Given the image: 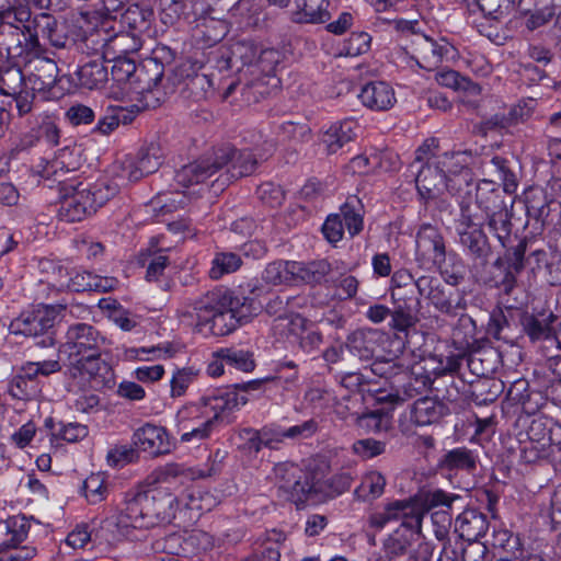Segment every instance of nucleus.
Instances as JSON below:
<instances>
[{"instance_id":"f257e3e1","label":"nucleus","mask_w":561,"mask_h":561,"mask_svg":"<svg viewBox=\"0 0 561 561\" xmlns=\"http://www.w3.org/2000/svg\"><path fill=\"white\" fill-rule=\"evenodd\" d=\"M105 339L91 324L77 322L68 327L59 354L68 362V388L79 391L87 387L105 388L113 383L110 365L101 358Z\"/></svg>"},{"instance_id":"f03ea898","label":"nucleus","mask_w":561,"mask_h":561,"mask_svg":"<svg viewBox=\"0 0 561 561\" xmlns=\"http://www.w3.org/2000/svg\"><path fill=\"white\" fill-rule=\"evenodd\" d=\"M248 402L236 389H216L196 401L187 402L175 413V431L180 443L198 445L210 438L218 421Z\"/></svg>"},{"instance_id":"7ed1b4c3","label":"nucleus","mask_w":561,"mask_h":561,"mask_svg":"<svg viewBox=\"0 0 561 561\" xmlns=\"http://www.w3.org/2000/svg\"><path fill=\"white\" fill-rule=\"evenodd\" d=\"M259 151L257 146L252 149L239 150L226 145L216 149L211 154L184 165L175 173L174 179L178 184L188 187L204 183L219 173L214 184L216 183L222 190L231 182L242 176H249L255 171L259 158H264V154Z\"/></svg>"},{"instance_id":"20e7f679","label":"nucleus","mask_w":561,"mask_h":561,"mask_svg":"<svg viewBox=\"0 0 561 561\" xmlns=\"http://www.w3.org/2000/svg\"><path fill=\"white\" fill-rule=\"evenodd\" d=\"M199 332L225 336L248 322L257 311L254 301L244 296H234L224 288H215L194 299L191 304Z\"/></svg>"},{"instance_id":"39448f33","label":"nucleus","mask_w":561,"mask_h":561,"mask_svg":"<svg viewBox=\"0 0 561 561\" xmlns=\"http://www.w3.org/2000/svg\"><path fill=\"white\" fill-rule=\"evenodd\" d=\"M147 490H130L123 507L116 508L102 523V537L108 545L129 538L136 529L151 528Z\"/></svg>"},{"instance_id":"423d86ee","label":"nucleus","mask_w":561,"mask_h":561,"mask_svg":"<svg viewBox=\"0 0 561 561\" xmlns=\"http://www.w3.org/2000/svg\"><path fill=\"white\" fill-rule=\"evenodd\" d=\"M66 190L67 193L59 202L58 217L67 222L82 220L117 194V185L105 181L94 184L79 183Z\"/></svg>"},{"instance_id":"0eeeda50","label":"nucleus","mask_w":561,"mask_h":561,"mask_svg":"<svg viewBox=\"0 0 561 561\" xmlns=\"http://www.w3.org/2000/svg\"><path fill=\"white\" fill-rule=\"evenodd\" d=\"M162 164L159 148L151 146L138 153L137 157L126 156L116 161L112 168V185H117V193L121 187L139 181L141 178L156 172Z\"/></svg>"},{"instance_id":"6e6552de","label":"nucleus","mask_w":561,"mask_h":561,"mask_svg":"<svg viewBox=\"0 0 561 561\" xmlns=\"http://www.w3.org/2000/svg\"><path fill=\"white\" fill-rule=\"evenodd\" d=\"M273 471L274 482L280 497L295 503L297 506L308 501L312 485L308 476L299 466L291 462H280L275 465Z\"/></svg>"},{"instance_id":"1a4fd4ad","label":"nucleus","mask_w":561,"mask_h":561,"mask_svg":"<svg viewBox=\"0 0 561 561\" xmlns=\"http://www.w3.org/2000/svg\"><path fill=\"white\" fill-rule=\"evenodd\" d=\"M402 50V55L411 56L421 68L433 70L451 53L453 46L444 38L435 39L422 33H413Z\"/></svg>"},{"instance_id":"9d476101","label":"nucleus","mask_w":561,"mask_h":561,"mask_svg":"<svg viewBox=\"0 0 561 561\" xmlns=\"http://www.w3.org/2000/svg\"><path fill=\"white\" fill-rule=\"evenodd\" d=\"M423 518H410L400 525L382 540V552L389 561H401L410 556L412 548L420 540Z\"/></svg>"},{"instance_id":"9b49d317","label":"nucleus","mask_w":561,"mask_h":561,"mask_svg":"<svg viewBox=\"0 0 561 561\" xmlns=\"http://www.w3.org/2000/svg\"><path fill=\"white\" fill-rule=\"evenodd\" d=\"M460 217L457 221V232L461 244L477 256H486L489 252L488 241L482 231V221L472 213L470 205L460 204Z\"/></svg>"},{"instance_id":"f8f14e48","label":"nucleus","mask_w":561,"mask_h":561,"mask_svg":"<svg viewBox=\"0 0 561 561\" xmlns=\"http://www.w3.org/2000/svg\"><path fill=\"white\" fill-rule=\"evenodd\" d=\"M469 157L465 152H445L437 158L440 168L445 171L447 192L451 195L468 193L471 186L472 174L468 168Z\"/></svg>"},{"instance_id":"ddd939ff","label":"nucleus","mask_w":561,"mask_h":561,"mask_svg":"<svg viewBox=\"0 0 561 561\" xmlns=\"http://www.w3.org/2000/svg\"><path fill=\"white\" fill-rule=\"evenodd\" d=\"M133 445L151 457L167 455L174 447L168 430L152 423H146L134 432Z\"/></svg>"},{"instance_id":"4468645a","label":"nucleus","mask_w":561,"mask_h":561,"mask_svg":"<svg viewBox=\"0 0 561 561\" xmlns=\"http://www.w3.org/2000/svg\"><path fill=\"white\" fill-rule=\"evenodd\" d=\"M415 286L421 296L426 297L431 304L442 312L454 313L458 309H465L463 298L456 291H446L437 278L421 276L415 280Z\"/></svg>"},{"instance_id":"2eb2a0df","label":"nucleus","mask_w":561,"mask_h":561,"mask_svg":"<svg viewBox=\"0 0 561 561\" xmlns=\"http://www.w3.org/2000/svg\"><path fill=\"white\" fill-rule=\"evenodd\" d=\"M424 508L415 501H392L382 511L369 515L368 524L376 530L383 529L391 522H410V518H423Z\"/></svg>"},{"instance_id":"dca6fc26","label":"nucleus","mask_w":561,"mask_h":561,"mask_svg":"<svg viewBox=\"0 0 561 561\" xmlns=\"http://www.w3.org/2000/svg\"><path fill=\"white\" fill-rule=\"evenodd\" d=\"M371 371L374 375L390 380L392 382H400L401 380L409 378L407 383H403L404 394L408 398H412L417 394L422 389L427 387L430 381L428 378L422 377L421 379L414 378V383L411 377L408 376L407 368L399 359L396 358H381L376 359L371 364Z\"/></svg>"},{"instance_id":"f3484780","label":"nucleus","mask_w":561,"mask_h":561,"mask_svg":"<svg viewBox=\"0 0 561 561\" xmlns=\"http://www.w3.org/2000/svg\"><path fill=\"white\" fill-rule=\"evenodd\" d=\"M54 322V311L48 307H42L33 311L22 312L11 321L9 330L15 335L37 336L53 328Z\"/></svg>"},{"instance_id":"a211bd4d","label":"nucleus","mask_w":561,"mask_h":561,"mask_svg":"<svg viewBox=\"0 0 561 561\" xmlns=\"http://www.w3.org/2000/svg\"><path fill=\"white\" fill-rule=\"evenodd\" d=\"M416 255L420 260L440 265L445 262V243L437 228L432 225H423L416 233Z\"/></svg>"},{"instance_id":"6ab92c4d","label":"nucleus","mask_w":561,"mask_h":561,"mask_svg":"<svg viewBox=\"0 0 561 561\" xmlns=\"http://www.w3.org/2000/svg\"><path fill=\"white\" fill-rule=\"evenodd\" d=\"M446 176L437 159L434 163L421 165L415 178L421 197L425 201L434 199L447 191Z\"/></svg>"},{"instance_id":"aec40b11","label":"nucleus","mask_w":561,"mask_h":561,"mask_svg":"<svg viewBox=\"0 0 561 561\" xmlns=\"http://www.w3.org/2000/svg\"><path fill=\"white\" fill-rule=\"evenodd\" d=\"M358 98L363 105L373 111H387L397 101L392 87L383 81H374L365 84Z\"/></svg>"},{"instance_id":"412c9836","label":"nucleus","mask_w":561,"mask_h":561,"mask_svg":"<svg viewBox=\"0 0 561 561\" xmlns=\"http://www.w3.org/2000/svg\"><path fill=\"white\" fill-rule=\"evenodd\" d=\"M149 512L151 527L160 523H170L175 518L179 510V500L170 493L162 490L148 491Z\"/></svg>"},{"instance_id":"4be33fe9","label":"nucleus","mask_w":561,"mask_h":561,"mask_svg":"<svg viewBox=\"0 0 561 561\" xmlns=\"http://www.w3.org/2000/svg\"><path fill=\"white\" fill-rule=\"evenodd\" d=\"M488 528L486 516L474 508L463 511L455 520V531L468 542L478 541V538L482 537Z\"/></svg>"},{"instance_id":"5701e85b","label":"nucleus","mask_w":561,"mask_h":561,"mask_svg":"<svg viewBox=\"0 0 561 561\" xmlns=\"http://www.w3.org/2000/svg\"><path fill=\"white\" fill-rule=\"evenodd\" d=\"M329 5V0H295L291 20L300 24L325 23L331 19Z\"/></svg>"},{"instance_id":"b1692460","label":"nucleus","mask_w":561,"mask_h":561,"mask_svg":"<svg viewBox=\"0 0 561 561\" xmlns=\"http://www.w3.org/2000/svg\"><path fill=\"white\" fill-rule=\"evenodd\" d=\"M446 412L447 408L442 401L424 397L411 405L409 419L417 426H427L439 421Z\"/></svg>"},{"instance_id":"393cba45","label":"nucleus","mask_w":561,"mask_h":561,"mask_svg":"<svg viewBox=\"0 0 561 561\" xmlns=\"http://www.w3.org/2000/svg\"><path fill=\"white\" fill-rule=\"evenodd\" d=\"M358 125L354 119H344L332 124L322 136V142L329 153H335L344 145L354 140Z\"/></svg>"},{"instance_id":"a878e982","label":"nucleus","mask_w":561,"mask_h":561,"mask_svg":"<svg viewBox=\"0 0 561 561\" xmlns=\"http://www.w3.org/2000/svg\"><path fill=\"white\" fill-rule=\"evenodd\" d=\"M438 466L442 470L449 472L471 473L477 468V455L466 447H457L448 450L439 460Z\"/></svg>"},{"instance_id":"bb28decb","label":"nucleus","mask_w":561,"mask_h":561,"mask_svg":"<svg viewBox=\"0 0 561 561\" xmlns=\"http://www.w3.org/2000/svg\"><path fill=\"white\" fill-rule=\"evenodd\" d=\"M142 46L140 36L135 33L122 32L103 45V57H127L128 54L138 51Z\"/></svg>"},{"instance_id":"cd10ccee","label":"nucleus","mask_w":561,"mask_h":561,"mask_svg":"<svg viewBox=\"0 0 561 561\" xmlns=\"http://www.w3.org/2000/svg\"><path fill=\"white\" fill-rule=\"evenodd\" d=\"M295 261H274L262 272V280L271 286L295 285Z\"/></svg>"},{"instance_id":"c85d7f7f","label":"nucleus","mask_w":561,"mask_h":561,"mask_svg":"<svg viewBox=\"0 0 561 561\" xmlns=\"http://www.w3.org/2000/svg\"><path fill=\"white\" fill-rule=\"evenodd\" d=\"M386 478L376 470L363 474L359 485L355 489V496L364 502H371L379 499L386 488Z\"/></svg>"},{"instance_id":"c756f323","label":"nucleus","mask_w":561,"mask_h":561,"mask_svg":"<svg viewBox=\"0 0 561 561\" xmlns=\"http://www.w3.org/2000/svg\"><path fill=\"white\" fill-rule=\"evenodd\" d=\"M308 320L298 313L290 312L286 317L274 319L272 324L273 333L280 339H288L294 343L298 335L306 332Z\"/></svg>"},{"instance_id":"7c9ffc66","label":"nucleus","mask_w":561,"mask_h":561,"mask_svg":"<svg viewBox=\"0 0 561 561\" xmlns=\"http://www.w3.org/2000/svg\"><path fill=\"white\" fill-rule=\"evenodd\" d=\"M295 285L320 283L331 271L329 262L324 260L310 263L295 261Z\"/></svg>"},{"instance_id":"2f4dec72","label":"nucleus","mask_w":561,"mask_h":561,"mask_svg":"<svg viewBox=\"0 0 561 561\" xmlns=\"http://www.w3.org/2000/svg\"><path fill=\"white\" fill-rule=\"evenodd\" d=\"M77 75L80 84L87 89L101 88L108 79L107 68L99 59L82 65Z\"/></svg>"},{"instance_id":"473e14b6","label":"nucleus","mask_w":561,"mask_h":561,"mask_svg":"<svg viewBox=\"0 0 561 561\" xmlns=\"http://www.w3.org/2000/svg\"><path fill=\"white\" fill-rule=\"evenodd\" d=\"M343 220V229H346L351 237L363 230L364 219L359 201L355 197L348 198L341 207L340 214Z\"/></svg>"},{"instance_id":"72a5a7b5","label":"nucleus","mask_w":561,"mask_h":561,"mask_svg":"<svg viewBox=\"0 0 561 561\" xmlns=\"http://www.w3.org/2000/svg\"><path fill=\"white\" fill-rule=\"evenodd\" d=\"M374 330L359 329L352 332L346 340V346L362 359H369L374 353Z\"/></svg>"},{"instance_id":"f704fd0d","label":"nucleus","mask_w":561,"mask_h":561,"mask_svg":"<svg viewBox=\"0 0 561 561\" xmlns=\"http://www.w3.org/2000/svg\"><path fill=\"white\" fill-rule=\"evenodd\" d=\"M476 205L484 213L485 217L496 214L506 207L499 191L490 188L489 183L486 182L484 185H479L477 187Z\"/></svg>"},{"instance_id":"c9c22d12","label":"nucleus","mask_w":561,"mask_h":561,"mask_svg":"<svg viewBox=\"0 0 561 561\" xmlns=\"http://www.w3.org/2000/svg\"><path fill=\"white\" fill-rule=\"evenodd\" d=\"M437 82L455 91H463L470 95H478L481 88L478 83L471 81L468 77L461 76L455 70L442 71L437 75Z\"/></svg>"},{"instance_id":"e433bc0d","label":"nucleus","mask_w":561,"mask_h":561,"mask_svg":"<svg viewBox=\"0 0 561 561\" xmlns=\"http://www.w3.org/2000/svg\"><path fill=\"white\" fill-rule=\"evenodd\" d=\"M82 494L90 504L104 501L108 493L107 479L101 473H91L82 483Z\"/></svg>"},{"instance_id":"4c0bfd02","label":"nucleus","mask_w":561,"mask_h":561,"mask_svg":"<svg viewBox=\"0 0 561 561\" xmlns=\"http://www.w3.org/2000/svg\"><path fill=\"white\" fill-rule=\"evenodd\" d=\"M553 431L561 432V426L551 419L539 415L533 419L527 434L530 442L540 444L545 442L548 443V446L552 447L556 444L551 437Z\"/></svg>"},{"instance_id":"58836bf2","label":"nucleus","mask_w":561,"mask_h":561,"mask_svg":"<svg viewBox=\"0 0 561 561\" xmlns=\"http://www.w3.org/2000/svg\"><path fill=\"white\" fill-rule=\"evenodd\" d=\"M217 355L229 365L241 371H252L255 367L252 353L236 347H225L217 351Z\"/></svg>"},{"instance_id":"ea45409f","label":"nucleus","mask_w":561,"mask_h":561,"mask_svg":"<svg viewBox=\"0 0 561 561\" xmlns=\"http://www.w3.org/2000/svg\"><path fill=\"white\" fill-rule=\"evenodd\" d=\"M242 264L241 257L232 252H219L213 259L209 276L219 279L226 274L236 272Z\"/></svg>"},{"instance_id":"a19ab883","label":"nucleus","mask_w":561,"mask_h":561,"mask_svg":"<svg viewBox=\"0 0 561 561\" xmlns=\"http://www.w3.org/2000/svg\"><path fill=\"white\" fill-rule=\"evenodd\" d=\"M112 61L111 76L112 80L119 85L130 83L136 75V64L128 57H104Z\"/></svg>"},{"instance_id":"79ce46f5","label":"nucleus","mask_w":561,"mask_h":561,"mask_svg":"<svg viewBox=\"0 0 561 561\" xmlns=\"http://www.w3.org/2000/svg\"><path fill=\"white\" fill-rule=\"evenodd\" d=\"M8 392L13 399L27 401L38 394L39 387L34 378L18 375L10 381Z\"/></svg>"},{"instance_id":"37998d69","label":"nucleus","mask_w":561,"mask_h":561,"mask_svg":"<svg viewBox=\"0 0 561 561\" xmlns=\"http://www.w3.org/2000/svg\"><path fill=\"white\" fill-rule=\"evenodd\" d=\"M554 316L550 313L547 317L538 318L535 316H526L523 320V327L526 334L533 340L547 339L551 334V322Z\"/></svg>"},{"instance_id":"c03bdc74","label":"nucleus","mask_w":561,"mask_h":561,"mask_svg":"<svg viewBox=\"0 0 561 561\" xmlns=\"http://www.w3.org/2000/svg\"><path fill=\"white\" fill-rule=\"evenodd\" d=\"M358 424L362 428L371 433L387 432L391 427V416L381 409L362 414L358 417Z\"/></svg>"},{"instance_id":"a18cd8bd","label":"nucleus","mask_w":561,"mask_h":561,"mask_svg":"<svg viewBox=\"0 0 561 561\" xmlns=\"http://www.w3.org/2000/svg\"><path fill=\"white\" fill-rule=\"evenodd\" d=\"M30 522L23 515L11 516L3 522V528L5 530L9 545L16 546L26 539L30 530Z\"/></svg>"},{"instance_id":"49530a36","label":"nucleus","mask_w":561,"mask_h":561,"mask_svg":"<svg viewBox=\"0 0 561 561\" xmlns=\"http://www.w3.org/2000/svg\"><path fill=\"white\" fill-rule=\"evenodd\" d=\"M23 73L18 67L0 68V93L13 96L22 87Z\"/></svg>"},{"instance_id":"de8ad7c7","label":"nucleus","mask_w":561,"mask_h":561,"mask_svg":"<svg viewBox=\"0 0 561 561\" xmlns=\"http://www.w3.org/2000/svg\"><path fill=\"white\" fill-rule=\"evenodd\" d=\"M486 219L490 230L504 245L505 240L510 237L512 229L511 216L507 208L505 207L496 214L489 215Z\"/></svg>"},{"instance_id":"09e8293b","label":"nucleus","mask_w":561,"mask_h":561,"mask_svg":"<svg viewBox=\"0 0 561 561\" xmlns=\"http://www.w3.org/2000/svg\"><path fill=\"white\" fill-rule=\"evenodd\" d=\"M67 389H69L67 387ZM100 388L87 387L79 391H71L77 398L72 402V407L76 411L81 413H95L100 411V398L98 394L90 390H99ZM70 392V390H68Z\"/></svg>"},{"instance_id":"8fccbe9b","label":"nucleus","mask_w":561,"mask_h":561,"mask_svg":"<svg viewBox=\"0 0 561 561\" xmlns=\"http://www.w3.org/2000/svg\"><path fill=\"white\" fill-rule=\"evenodd\" d=\"M391 322L390 327L399 332H405L416 323V317L411 308L405 304H398L392 311H390Z\"/></svg>"},{"instance_id":"3c124183","label":"nucleus","mask_w":561,"mask_h":561,"mask_svg":"<svg viewBox=\"0 0 561 561\" xmlns=\"http://www.w3.org/2000/svg\"><path fill=\"white\" fill-rule=\"evenodd\" d=\"M459 499V495L445 492L443 490H434L424 494L423 502L416 501L423 508L424 515L428 510L436 507H447L449 508L451 504Z\"/></svg>"},{"instance_id":"603ef678","label":"nucleus","mask_w":561,"mask_h":561,"mask_svg":"<svg viewBox=\"0 0 561 561\" xmlns=\"http://www.w3.org/2000/svg\"><path fill=\"white\" fill-rule=\"evenodd\" d=\"M196 375V370L192 367L175 370L170 381L171 397L175 398L183 396L190 385L194 381Z\"/></svg>"},{"instance_id":"864d4df0","label":"nucleus","mask_w":561,"mask_h":561,"mask_svg":"<svg viewBox=\"0 0 561 561\" xmlns=\"http://www.w3.org/2000/svg\"><path fill=\"white\" fill-rule=\"evenodd\" d=\"M493 546L503 549L508 557L518 556L525 552L520 547L519 537L508 530H499L494 533Z\"/></svg>"},{"instance_id":"5fc2aeb1","label":"nucleus","mask_w":561,"mask_h":561,"mask_svg":"<svg viewBox=\"0 0 561 561\" xmlns=\"http://www.w3.org/2000/svg\"><path fill=\"white\" fill-rule=\"evenodd\" d=\"M352 449L354 454L363 459H371L385 453L386 443L374 438H365L356 440Z\"/></svg>"},{"instance_id":"6e6d98bb","label":"nucleus","mask_w":561,"mask_h":561,"mask_svg":"<svg viewBox=\"0 0 561 561\" xmlns=\"http://www.w3.org/2000/svg\"><path fill=\"white\" fill-rule=\"evenodd\" d=\"M216 504V499L209 492L193 490L187 494L185 506L190 511L209 512Z\"/></svg>"},{"instance_id":"4d7b16f0","label":"nucleus","mask_w":561,"mask_h":561,"mask_svg":"<svg viewBox=\"0 0 561 561\" xmlns=\"http://www.w3.org/2000/svg\"><path fill=\"white\" fill-rule=\"evenodd\" d=\"M551 447L548 443L528 442L520 449V459L525 463H534L549 457Z\"/></svg>"},{"instance_id":"13d9d810","label":"nucleus","mask_w":561,"mask_h":561,"mask_svg":"<svg viewBox=\"0 0 561 561\" xmlns=\"http://www.w3.org/2000/svg\"><path fill=\"white\" fill-rule=\"evenodd\" d=\"M57 65L49 59H42L36 66V72H34L35 80L39 81V89L51 87L56 82Z\"/></svg>"},{"instance_id":"bf43d9fd","label":"nucleus","mask_w":561,"mask_h":561,"mask_svg":"<svg viewBox=\"0 0 561 561\" xmlns=\"http://www.w3.org/2000/svg\"><path fill=\"white\" fill-rule=\"evenodd\" d=\"M36 554L33 547L16 548L9 542L0 543V561H27Z\"/></svg>"},{"instance_id":"052dcab7","label":"nucleus","mask_w":561,"mask_h":561,"mask_svg":"<svg viewBox=\"0 0 561 561\" xmlns=\"http://www.w3.org/2000/svg\"><path fill=\"white\" fill-rule=\"evenodd\" d=\"M304 399L311 408L324 410L332 405L334 397L327 389L312 387L306 391Z\"/></svg>"},{"instance_id":"680f3d73","label":"nucleus","mask_w":561,"mask_h":561,"mask_svg":"<svg viewBox=\"0 0 561 561\" xmlns=\"http://www.w3.org/2000/svg\"><path fill=\"white\" fill-rule=\"evenodd\" d=\"M537 102L535 99H524L511 107L507 122L518 124L527 121L534 113Z\"/></svg>"},{"instance_id":"e2e57ef3","label":"nucleus","mask_w":561,"mask_h":561,"mask_svg":"<svg viewBox=\"0 0 561 561\" xmlns=\"http://www.w3.org/2000/svg\"><path fill=\"white\" fill-rule=\"evenodd\" d=\"M89 430L81 423H61L56 436L68 443H76L88 436Z\"/></svg>"},{"instance_id":"0e129e2a","label":"nucleus","mask_w":561,"mask_h":561,"mask_svg":"<svg viewBox=\"0 0 561 561\" xmlns=\"http://www.w3.org/2000/svg\"><path fill=\"white\" fill-rule=\"evenodd\" d=\"M138 449L134 446L118 445L107 453V461L111 465L118 466L133 462L138 459Z\"/></svg>"},{"instance_id":"69168bd1","label":"nucleus","mask_w":561,"mask_h":561,"mask_svg":"<svg viewBox=\"0 0 561 561\" xmlns=\"http://www.w3.org/2000/svg\"><path fill=\"white\" fill-rule=\"evenodd\" d=\"M67 121L73 125H87L94 121V112L91 107L83 104H73L65 113Z\"/></svg>"},{"instance_id":"338daca9","label":"nucleus","mask_w":561,"mask_h":561,"mask_svg":"<svg viewBox=\"0 0 561 561\" xmlns=\"http://www.w3.org/2000/svg\"><path fill=\"white\" fill-rule=\"evenodd\" d=\"M36 424L33 421H28L12 433L10 440L16 448L24 449L30 446L36 435Z\"/></svg>"},{"instance_id":"774afa93","label":"nucleus","mask_w":561,"mask_h":561,"mask_svg":"<svg viewBox=\"0 0 561 561\" xmlns=\"http://www.w3.org/2000/svg\"><path fill=\"white\" fill-rule=\"evenodd\" d=\"M461 561H491V556L484 543L472 541L461 548Z\"/></svg>"}]
</instances>
